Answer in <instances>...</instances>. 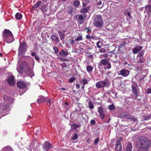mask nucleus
<instances>
[{
  "mask_svg": "<svg viewBox=\"0 0 151 151\" xmlns=\"http://www.w3.org/2000/svg\"><path fill=\"white\" fill-rule=\"evenodd\" d=\"M139 143L137 142L136 144L137 148H142L147 149L151 145V141L148 139L144 136H141L139 138Z\"/></svg>",
  "mask_w": 151,
  "mask_h": 151,
  "instance_id": "1",
  "label": "nucleus"
},
{
  "mask_svg": "<svg viewBox=\"0 0 151 151\" xmlns=\"http://www.w3.org/2000/svg\"><path fill=\"white\" fill-rule=\"evenodd\" d=\"M3 36L4 41L7 43H10L14 40L13 34L9 30L5 29L3 32Z\"/></svg>",
  "mask_w": 151,
  "mask_h": 151,
  "instance_id": "2",
  "label": "nucleus"
},
{
  "mask_svg": "<svg viewBox=\"0 0 151 151\" xmlns=\"http://www.w3.org/2000/svg\"><path fill=\"white\" fill-rule=\"evenodd\" d=\"M93 24L98 28H101L103 27L104 25L103 21L101 15H96L94 17Z\"/></svg>",
  "mask_w": 151,
  "mask_h": 151,
  "instance_id": "3",
  "label": "nucleus"
},
{
  "mask_svg": "<svg viewBox=\"0 0 151 151\" xmlns=\"http://www.w3.org/2000/svg\"><path fill=\"white\" fill-rule=\"evenodd\" d=\"M109 85L108 80L105 79L104 81H100L96 83V86L97 88L108 87Z\"/></svg>",
  "mask_w": 151,
  "mask_h": 151,
  "instance_id": "4",
  "label": "nucleus"
},
{
  "mask_svg": "<svg viewBox=\"0 0 151 151\" xmlns=\"http://www.w3.org/2000/svg\"><path fill=\"white\" fill-rule=\"evenodd\" d=\"M27 48V44L25 42L20 43L18 50L19 54L21 55L24 54L26 51Z\"/></svg>",
  "mask_w": 151,
  "mask_h": 151,
  "instance_id": "5",
  "label": "nucleus"
},
{
  "mask_svg": "<svg viewBox=\"0 0 151 151\" xmlns=\"http://www.w3.org/2000/svg\"><path fill=\"white\" fill-rule=\"evenodd\" d=\"M83 16L81 14H78L75 16L74 18L75 19H78L79 21V23L80 24H82L84 22L87 16L86 14H83Z\"/></svg>",
  "mask_w": 151,
  "mask_h": 151,
  "instance_id": "6",
  "label": "nucleus"
},
{
  "mask_svg": "<svg viewBox=\"0 0 151 151\" xmlns=\"http://www.w3.org/2000/svg\"><path fill=\"white\" fill-rule=\"evenodd\" d=\"M123 139L121 137L118 138L116 141L115 148L117 151H121L122 148V145L121 141Z\"/></svg>",
  "mask_w": 151,
  "mask_h": 151,
  "instance_id": "7",
  "label": "nucleus"
},
{
  "mask_svg": "<svg viewBox=\"0 0 151 151\" xmlns=\"http://www.w3.org/2000/svg\"><path fill=\"white\" fill-rule=\"evenodd\" d=\"M133 92L134 95V97L135 99L137 100L138 101H140L141 99L139 98V90L134 87H133Z\"/></svg>",
  "mask_w": 151,
  "mask_h": 151,
  "instance_id": "8",
  "label": "nucleus"
},
{
  "mask_svg": "<svg viewBox=\"0 0 151 151\" xmlns=\"http://www.w3.org/2000/svg\"><path fill=\"white\" fill-rule=\"evenodd\" d=\"M17 85L19 88L23 89L26 86L27 84L23 81H19L17 82Z\"/></svg>",
  "mask_w": 151,
  "mask_h": 151,
  "instance_id": "9",
  "label": "nucleus"
},
{
  "mask_svg": "<svg viewBox=\"0 0 151 151\" xmlns=\"http://www.w3.org/2000/svg\"><path fill=\"white\" fill-rule=\"evenodd\" d=\"M47 100V98L44 97L42 96H39L37 100V103L38 104H41L42 102H45Z\"/></svg>",
  "mask_w": 151,
  "mask_h": 151,
  "instance_id": "10",
  "label": "nucleus"
},
{
  "mask_svg": "<svg viewBox=\"0 0 151 151\" xmlns=\"http://www.w3.org/2000/svg\"><path fill=\"white\" fill-rule=\"evenodd\" d=\"M7 81L10 85L13 86L14 85L15 82L14 80V77L13 76H11L9 77L7 80Z\"/></svg>",
  "mask_w": 151,
  "mask_h": 151,
  "instance_id": "11",
  "label": "nucleus"
},
{
  "mask_svg": "<svg viewBox=\"0 0 151 151\" xmlns=\"http://www.w3.org/2000/svg\"><path fill=\"white\" fill-rule=\"evenodd\" d=\"M120 74L123 77H126L129 74V72L128 70L122 69L120 71Z\"/></svg>",
  "mask_w": 151,
  "mask_h": 151,
  "instance_id": "12",
  "label": "nucleus"
},
{
  "mask_svg": "<svg viewBox=\"0 0 151 151\" xmlns=\"http://www.w3.org/2000/svg\"><path fill=\"white\" fill-rule=\"evenodd\" d=\"M51 146V145L49 142H46L44 144L43 147L45 150L48 151L50 148Z\"/></svg>",
  "mask_w": 151,
  "mask_h": 151,
  "instance_id": "13",
  "label": "nucleus"
},
{
  "mask_svg": "<svg viewBox=\"0 0 151 151\" xmlns=\"http://www.w3.org/2000/svg\"><path fill=\"white\" fill-rule=\"evenodd\" d=\"M142 48V46H137L133 49V52L134 54L137 53L138 52L141 51Z\"/></svg>",
  "mask_w": 151,
  "mask_h": 151,
  "instance_id": "14",
  "label": "nucleus"
},
{
  "mask_svg": "<svg viewBox=\"0 0 151 151\" xmlns=\"http://www.w3.org/2000/svg\"><path fill=\"white\" fill-rule=\"evenodd\" d=\"M42 3V1H38L37 3L34 4V5L32 7V10L34 11L35 8L38 7Z\"/></svg>",
  "mask_w": 151,
  "mask_h": 151,
  "instance_id": "15",
  "label": "nucleus"
},
{
  "mask_svg": "<svg viewBox=\"0 0 151 151\" xmlns=\"http://www.w3.org/2000/svg\"><path fill=\"white\" fill-rule=\"evenodd\" d=\"M132 145L130 142H128L125 149V151H132Z\"/></svg>",
  "mask_w": 151,
  "mask_h": 151,
  "instance_id": "16",
  "label": "nucleus"
},
{
  "mask_svg": "<svg viewBox=\"0 0 151 151\" xmlns=\"http://www.w3.org/2000/svg\"><path fill=\"white\" fill-rule=\"evenodd\" d=\"M90 8V7L89 6H88L85 8H83L80 10V12L81 14L86 13L89 10Z\"/></svg>",
  "mask_w": 151,
  "mask_h": 151,
  "instance_id": "17",
  "label": "nucleus"
},
{
  "mask_svg": "<svg viewBox=\"0 0 151 151\" xmlns=\"http://www.w3.org/2000/svg\"><path fill=\"white\" fill-rule=\"evenodd\" d=\"M40 10H41L43 13H45L47 11V8L46 5L45 4L42 3V4L41 7L40 9Z\"/></svg>",
  "mask_w": 151,
  "mask_h": 151,
  "instance_id": "18",
  "label": "nucleus"
},
{
  "mask_svg": "<svg viewBox=\"0 0 151 151\" xmlns=\"http://www.w3.org/2000/svg\"><path fill=\"white\" fill-rule=\"evenodd\" d=\"M50 38L53 41H54L57 42H58L60 41V40L58 37L55 35H52L50 37Z\"/></svg>",
  "mask_w": 151,
  "mask_h": 151,
  "instance_id": "19",
  "label": "nucleus"
},
{
  "mask_svg": "<svg viewBox=\"0 0 151 151\" xmlns=\"http://www.w3.org/2000/svg\"><path fill=\"white\" fill-rule=\"evenodd\" d=\"M145 9L147 14L150 13L151 12V4L149 5H146L145 7Z\"/></svg>",
  "mask_w": 151,
  "mask_h": 151,
  "instance_id": "20",
  "label": "nucleus"
},
{
  "mask_svg": "<svg viewBox=\"0 0 151 151\" xmlns=\"http://www.w3.org/2000/svg\"><path fill=\"white\" fill-rule=\"evenodd\" d=\"M59 55L62 56H66L68 55L69 53L65 51L64 50H62L61 52L59 53Z\"/></svg>",
  "mask_w": 151,
  "mask_h": 151,
  "instance_id": "21",
  "label": "nucleus"
},
{
  "mask_svg": "<svg viewBox=\"0 0 151 151\" xmlns=\"http://www.w3.org/2000/svg\"><path fill=\"white\" fill-rule=\"evenodd\" d=\"M117 53L119 55L120 58H122L123 56L122 55L124 54V52L122 49H119L117 52Z\"/></svg>",
  "mask_w": 151,
  "mask_h": 151,
  "instance_id": "22",
  "label": "nucleus"
},
{
  "mask_svg": "<svg viewBox=\"0 0 151 151\" xmlns=\"http://www.w3.org/2000/svg\"><path fill=\"white\" fill-rule=\"evenodd\" d=\"M116 49V47L113 45L108 47V49L109 52L111 53L114 52V51Z\"/></svg>",
  "mask_w": 151,
  "mask_h": 151,
  "instance_id": "23",
  "label": "nucleus"
},
{
  "mask_svg": "<svg viewBox=\"0 0 151 151\" xmlns=\"http://www.w3.org/2000/svg\"><path fill=\"white\" fill-rule=\"evenodd\" d=\"M16 18L18 20H20L22 18V15L19 12L16 14L15 15Z\"/></svg>",
  "mask_w": 151,
  "mask_h": 151,
  "instance_id": "24",
  "label": "nucleus"
},
{
  "mask_svg": "<svg viewBox=\"0 0 151 151\" xmlns=\"http://www.w3.org/2000/svg\"><path fill=\"white\" fill-rule=\"evenodd\" d=\"M93 67L90 65H88L86 67V70L89 73L91 72L93 70Z\"/></svg>",
  "mask_w": 151,
  "mask_h": 151,
  "instance_id": "25",
  "label": "nucleus"
},
{
  "mask_svg": "<svg viewBox=\"0 0 151 151\" xmlns=\"http://www.w3.org/2000/svg\"><path fill=\"white\" fill-rule=\"evenodd\" d=\"M58 33L59 35L60 38L61 40H63L64 38V34L60 31H58Z\"/></svg>",
  "mask_w": 151,
  "mask_h": 151,
  "instance_id": "26",
  "label": "nucleus"
},
{
  "mask_svg": "<svg viewBox=\"0 0 151 151\" xmlns=\"http://www.w3.org/2000/svg\"><path fill=\"white\" fill-rule=\"evenodd\" d=\"M137 59L138 63H143L145 61L143 57H137Z\"/></svg>",
  "mask_w": 151,
  "mask_h": 151,
  "instance_id": "27",
  "label": "nucleus"
},
{
  "mask_svg": "<svg viewBox=\"0 0 151 151\" xmlns=\"http://www.w3.org/2000/svg\"><path fill=\"white\" fill-rule=\"evenodd\" d=\"M80 4V1L79 0L74 1L73 2V4L76 7L78 6Z\"/></svg>",
  "mask_w": 151,
  "mask_h": 151,
  "instance_id": "28",
  "label": "nucleus"
},
{
  "mask_svg": "<svg viewBox=\"0 0 151 151\" xmlns=\"http://www.w3.org/2000/svg\"><path fill=\"white\" fill-rule=\"evenodd\" d=\"M123 64L124 65L125 68H127L128 69H131V65L128 64L127 62L124 63Z\"/></svg>",
  "mask_w": 151,
  "mask_h": 151,
  "instance_id": "29",
  "label": "nucleus"
},
{
  "mask_svg": "<svg viewBox=\"0 0 151 151\" xmlns=\"http://www.w3.org/2000/svg\"><path fill=\"white\" fill-rule=\"evenodd\" d=\"M83 85V86L82 87V88L83 89L84 88V86L86 84H88V81L87 80L85 79H83L82 80V81L81 82Z\"/></svg>",
  "mask_w": 151,
  "mask_h": 151,
  "instance_id": "30",
  "label": "nucleus"
},
{
  "mask_svg": "<svg viewBox=\"0 0 151 151\" xmlns=\"http://www.w3.org/2000/svg\"><path fill=\"white\" fill-rule=\"evenodd\" d=\"M83 40V37H82V35L81 34L79 35V36L75 39V40L76 41H79L82 40Z\"/></svg>",
  "mask_w": 151,
  "mask_h": 151,
  "instance_id": "31",
  "label": "nucleus"
},
{
  "mask_svg": "<svg viewBox=\"0 0 151 151\" xmlns=\"http://www.w3.org/2000/svg\"><path fill=\"white\" fill-rule=\"evenodd\" d=\"M108 63L107 61L105 59H103L101 61V63L104 65H106Z\"/></svg>",
  "mask_w": 151,
  "mask_h": 151,
  "instance_id": "32",
  "label": "nucleus"
},
{
  "mask_svg": "<svg viewBox=\"0 0 151 151\" xmlns=\"http://www.w3.org/2000/svg\"><path fill=\"white\" fill-rule=\"evenodd\" d=\"M73 9L72 7L68 8V10L67 11V13L70 14H71L73 11Z\"/></svg>",
  "mask_w": 151,
  "mask_h": 151,
  "instance_id": "33",
  "label": "nucleus"
},
{
  "mask_svg": "<svg viewBox=\"0 0 151 151\" xmlns=\"http://www.w3.org/2000/svg\"><path fill=\"white\" fill-rule=\"evenodd\" d=\"M53 100L52 98H50L48 99L47 102V104L48 105L50 106L51 105V103L53 102Z\"/></svg>",
  "mask_w": 151,
  "mask_h": 151,
  "instance_id": "34",
  "label": "nucleus"
},
{
  "mask_svg": "<svg viewBox=\"0 0 151 151\" xmlns=\"http://www.w3.org/2000/svg\"><path fill=\"white\" fill-rule=\"evenodd\" d=\"M88 106L89 108L92 109L94 108V106L92 102L90 101L88 103Z\"/></svg>",
  "mask_w": 151,
  "mask_h": 151,
  "instance_id": "35",
  "label": "nucleus"
},
{
  "mask_svg": "<svg viewBox=\"0 0 151 151\" xmlns=\"http://www.w3.org/2000/svg\"><path fill=\"white\" fill-rule=\"evenodd\" d=\"M75 80V78L74 77H72L69 79L68 81L70 83H72Z\"/></svg>",
  "mask_w": 151,
  "mask_h": 151,
  "instance_id": "36",
  "label": "nucleus"
},
{
  "mask_svg": "<svg viewBox=\"0 0 151 151\" xmlns=\"http://www.w3.org/2000/svg\"><path fill=\"white\" fill-rule=\"evenodd\" d=\"M99 114L104 113V110L102 107L98 108V111Z\"/></svg>",
  "mask_w": 151,
  "mask_h": 151,
  "instance_id": "37",
  "label": "nucleus"
},
{
  "mask_svg": "<svg viewBox=\"0 0 151 151\" xmlns=\"http://www.w3.org/2000/svg\"><path fill=\"white\" fill-rule=\"evenodd\" d=\"M151 118V115H149L148 116H144V119L145 120H147Z\"/></svg>",
  "mask_w": 151,
  "mask_h": 151,
  "instance_id": "38",
  "label": "nucleus"
},
{
  "mask_svg": "<svg viewBox=\"0 0 151 151\" xmlns=\"http://www.w3.org/2000/svg\"><path fill=\"white\" fill-rule=\"evenodd\" d=\"M78 138V135L77 134H75L72 138V139L73 140H74L77 139Z\"/></svg>",
  "mask_w": 151,
  "mask_h": 151,
  "instance_id": "39",
  "label": "nucleus"
},
{
  "mask_svg": "<svg viewBox=\"0 0 151 151\" xmlns=\"http://www.w3.org/2000/svg\"><path fill=\"white\" fill-rule=\"evenodd\" d=\"M99 137L96 138L94 140V145H96L98 143V142L99 141Z\"/></svg>",
  "mask_w": 151,
  "mask_h": 151,
  "instance_id": "40",
  "label": "nucleus"
},
{
  "mask_svg": "<svg viewBox=\"0 0 151 151\" xmlns=\"http://www.w3.org/2000/svg\"><path fill=\"white\" fill-rule=\"evenodd\" d=\"M72 126L73 127V129H75L80 127L81 125H77L75 124H72Z\"/></svg>",
  "mask_w": 151,
  "mask_h": 151,
  "instance_id": "41",
  "label": "nucleus"
},
{
  "mask_svg": "<svg viewBox=\"0 0 151 151\" xmlns=\"http://www.w3.org/2000/svg\"><path fill=\"white\" fill-rule=\"evenodd\" d=\"M9 105L8 104H5L4 107L3 108V110H5L8 109L9 108Z\"/></svg>",
  "mask_w": 151,
  "mask_h": 151,
  "instance_id": "42",
  "label": "nucleus"
},
{
  "mask_svg": "<svg viewBox=\"0 0 151 151\" xmlns=\"http://www.w3.org/2000/svg\"><path fill=\"white\" fill-rule=\"evenodd\" d=\"M60 59L62 61H68L69 60V59L67 58H60Z\"/></svg>",
  "mask_w": 151,
  "mask_h": 151,
  "instance_id": "43",
  "label": "nucleus"
},
{
  "mask_svg": "<svg viewBox=\"0 0 151 151\" xmlns=\"http://www.w3.org/2000/svg\"><path fill=\"white\" fill-rule=\"evenodd\" d=\"M126 119H131V115L129 114H127L126 115H124Z\"/></svg>",
  "mask_w": 151,
  "mask_h": 151,
  "instance_id": "44",
  "label": "nucleus"
},
{
  "mask_svg": "<svg viewBox=\"0 0 151 151\" xmlns=\"http://www.w3.org/2000/svg\"><path fill=\"white\" fill-rule=\"evenodd\" d=\"M99 114L101 119H104L105 116V115L103 113Z\"/></svg>",
  "mask_w": 151,
  "mask_h": 151,
  "instance_id": "45",
  "label": "nucleus"
},
{
  "mask_svg": "<svg viewBox=\"0 0 151 151\" xmlns=\"http://www.w3.org/2000/svg\"><path fill=\"white\" fill-rule=\"evenodd\" d=\"M53 49L54 50L55 52V53L56 54L58 53V49L57 47H53Z\"/></svg>",
  "mask_w": 151,
  "mask_h": 151,
  "instance_id": "46",
  "label": "nucleus"
},
{
  "mask_svg": "<svg viewBox=\"0 0 151 151\" xmlns=\"http://www.w3.org/2000/svg\"><path fill=\"white\" fill-rule=\"evenodd\" d=\"M110 56L111 57H114L116 58L117 57V55L116 54V53H114V52H113V53L111 54Z\"/></svg>",
  "mask_w": 151,
  "mask_h": 151,
  "instance_id": "47",
  "label": "nucleus"
},
{
  "mask_svg": "<svg viewBox=\"0 0 151 151\" xmlns=\"http://www.w3.org/2000/svg\"><path fill=\"white\" fill-rule=\"evenodd\" d=\"M143 53H144L143 51H142L140 52H139V53L137 57H143Z\"/></svg>",
  "mask_w": 151,
  "mask_h": 151,
  "instance_id": "48",
  "label": "nucleus"
},
{
  "mask_svg": "<svg viewBox=\"0 0 151 151\" xmlns=\"http://www.w3.org/2000/svg\"><path fill=\"white\" fill-rule=\"evenodd\" d=\"M85 30L87 31L86 32L88 33H90L91 32V31L89 27L85 28Z\"/></svg>",
  "mask_w": 151,
  "mask_h": 151,
  "instance_id": "49",
  "label": "nucleus"
},
{
  "mask_svg": "<svg viewBox=\"0 0 151 151\" xmlns=\"http://www.w3.org/2000/svg\"><path fill=\"white\" fill-rule=\"evenodd\" d=\"M138 151H148L147 149H145L142 148H138Z\"/></svg>",
  "mask_w": 151,
  "mask_h": 151,
  "instance_id": "50",
  "label": "nucleus"
},
{
  "mask_svg": "<svg viewBox=\"0 0 151 151\" xmlns=\"http://www.w3.org/2000/svg\"><path fill=\"white\" fill-rule=\"evenodd\" d=\"M109 108L110 110H113L115 108L113 104H112L109 106Z\"/></svg>",
  "mask_w": 151,
  "mask_h": 151,
  "instance_id": "51",
  "label": "nucleus"
},
{
  "mask_svg": "<svg viewBox=\"0 0 151 151\" xmlns=\"http://www.w3.org/2000/svg\"><path fill=\"white\" fill-rule=\"evenodd\" d=\"M106 65L107 66L106 67V68L107 69H110L111 68V64L109 62H108Z\"/></svg>",
  "mask_w": 151,
  "mask_h": 151,
  "instance_id": "52",
  "label": "nucleus"
},
{
  "mask_svg": "<svg viewBox=\"0 0 151 151\" xmlns=\"http://www.w3.org/2000/svg\"><path fill=\"white\" fill-rule=\"evenodd\" d=\"M99 51L101 53H104L106 52V50L104 48H102L99 50Z\"/></svg>",
  "mask_w": 151,
  "mask_h": 151,
  "instance_id": "53",
  "label": "nucleus"
},
{
  "mask_svg": "<svg viewBox=\"0 0 151 151\" xmlns=\"http://www.w3.org/2000/svg\"><path fill=\"white\" fill-rule=\"evenodd\" d=\"M79 110H78L77 109H76L74 112H79L81 111V108L79 107Z\"/></svg>",
  "mask_w": 151,
  "mask_h": 151,
  "instance_id": "54",
  "label": "nucleus"
},
{
  "mask_svg": "<svg viewBox=\"0 0 151 151\" xmlns=\"http://www.w3.org/2000/svg\"><path fill=\"white\" fill-rule=\"evenodd\" d=\"M90 124L92 125H94L96 123L95 121L93 119L91 120L90 121Z\"/></svg>",
  "mask_w": 151,
  "mask_h": 151,
  "instance_id": "55",
  "label": "nucleus"
},
{
  "mask_svg": "<svg viewBox=\"0 0 151 151\" xmlns=\"http://www.w3.org/2000/svg\"><path fill=\"white\" fill-rule=\"evenodd\" d=\"M83 112H79L77 114V115L79 117L80 116H82L83 115Z\"/></svg>",
  "mask_w": 151,
  "mask_h": 151,
  "instance_id": "56",
  "label": "nucleus"
},
{
  "mask_svg": "<svg viewBox=\"0 0 151 151\" xmlns=\"http://www.w3.org/2000/svg\"><path fill=\"white\" fill-rule=\"evenodd\" d=\"M75 41L74 40H73V39L70 40V44L74 45L75 43Z\"/></svg>",
  "mask_w": 151,
  "mask_h": 151,
  "instance_id": "57",
  "label": "nucleus"
},
{
  "mask_svg": "<svg viewBox=\"0 0 151 151\" xmlns=\"http://www.w3.org/2000/svg\"><path fill=\"white\" fill-rule=\"evenodd\" d=\"M91 36L89 35H87L86 36V38L89 40H90L91 39Z\"/></svg>",
  "mask_w": 151,
  "mask_h": 151,
  "instance_id": "58",
  "label": "nucleus"
},
{
  "mask_svg": "<svg viewBox=\"0 0 151 151\" xmlns=\"http://www.w3.org/2000/svg\"><path fill=\"white\" fill-rule=\"evenodd\" d=\"M100 41H99L98 42L96 43L97 47L98 48H100L101 47V46H100L99 45V43H100Z\"/></svg>",
  "mask_w": 151,
  "mask_h": 151,
  "instance_id": "59",
  "label": "nucleus"
},
{
  "mask_svg": "<svg viewBox=\"0 0 151 151\" xmlns=\"http://www.w3.org/2000/svg\"><path fill=\"white\" fill-rule=\"evenodd\" d=\"M102 4V2L101 1H99V2H97L96 4V5L97 6H99L101 5Z\"/></svg>",
  "mask_w": 151,
  "mask_h": 151,
  "instance_id": "60",
  "label": "nucleus"
},
{
  "mask_svg": "<svg viewBox=\"0 0 151 151\" xmlns=\"http://www.w3.org/2000/svg\"><path fill=\"white\" fill-rule=\"evenodd\" d=\"M133 69H134V70H136L138 69V67L136 65L134 66Z\"/></svg>",
  "mask_w": 151,
  "mask_h": 151,
  "instance_id": "61",
  "label": "nucleus"
},
{
  "mask_svg": "<svg viewBox=\"0 0 151 151\" xmlns=\"http://www.w3.org/2000/svg\"><path fill=\"white\" fill-rule=\"evenodd\" d=\"M133 121L135 122L136 123H137L138 122V121L136 118H133Z\"/></svg>",
  "mask_w": 151,
  "mask_h": 151,
  "instance_id": "62",
  "label": "nucleus"
},
{
  "mask_svg": "<svg viewBox=\"0 0 151 151\" xmlns=\"http://www.w3.org/2000/svg\"><path fill=\"white\" fill-rule=\"evenodd\" d=\"M147 94L151 93V89H149L146 91Z\"/></svg>",
  "mask_w": 151,
  "mask_h": 151,
  "instance_id": "63",
  "label": "nucleus"
},
{
  "mask_svg": "<svg viewBox=\"0 0 151 151\" xmlns=\"http://www.w3.org/2000/svg\"><path fill=\"white\" fill-rule=\"evenodd\" d=\"M35 59L38 61V60H39V57L37 55H36V56H35Z\"/></svg>",
  "mask_w": 151,
  "mask_h": 151,
  "instance_id": "64",
  "label": "nucleus"
}]
</instances>
